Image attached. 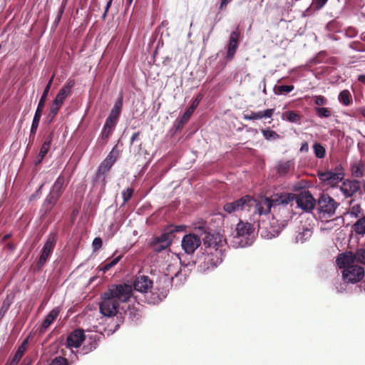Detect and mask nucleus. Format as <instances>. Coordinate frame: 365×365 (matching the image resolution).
I'll return each instance as SVG.
<instances>
[{
	"label": "nucleus",
	"mask_w": 365,
	"mask_h": 365,
	"mask_svg": "<svg viewBox=\"0 0 365 365\" xmlns=\"http://www.w3.org/2000/svg\"><path fill=\"white\" fill-rule=\"evenodd\" d=\"M133 294V287L127 284H112L101 294L100 312L106 317H113L118 313L120 302L129 301Z\"/></svg>",
	"instance_id": "nucleus-1"
},
{
	"label": "nucleus",
	"mask_w": 365,
	"mask_h": 365,
	"mask_svg": "<svg viewBox=\"0 0 365 365\" xmlns=\"http://www.w3.org/2000/svg\"><path fill=\"white\" fill-rule=\"evenodd\" d=\"M295 195L293 193H281L274 195L272 198L267 197H261L252 202V206H255L254 212L259 215H267L271 212L272 208L274 210L279 205H287L292 202Z\"/></svg>",
	"instance_id": "nucleus-2"
},
{
	"label": "nucleus",
	"mask_w": 365,
	"mask_h": 365,
	"mask_svg": "<svg viewBox=\"0 0 365 365\" xmlns=\"http://www.w3.org/2000/svg\"><path fill=\"white\" fill-rule=\"evenodd\" d=\"M118 157L119 151L117 150L116 146H115L108 153L106 159L99 165L96 173L94 182H100L102 187H105L106 184V174L110 170L113 164L116 162Z\"/></svg>",
	"instance_id": "nucleus-3"
},
{
	"label": "nucleus",
	"mask_w": 365,
	"mask_h": 365,
	"mask_svg": "<svg viewBox=\"0 0 365 365\" xmlns=\"http://www.w3.org/2000/svg\"><path fill=\"white\" fill-rule=\"evenodd\" d=\"M339 204L328 194H322L317 202V209L321 217L329 218L334 215Z\"/></svg>",
	"instance_id": "nucleus-4"
},
{
	"label": "nucleus",
	"mask_w": 365,
	"mask_h": 365,
	"mask_svg": "<svg viewBox=\"0 0 365 365\" xmlns=\"http://www.w3.org/2000/svg\"><path fill=\"white\" fill-rule=\"evenodd\" d=\"M223 252L222 248L209 247L203 254V268L213 269L222 262Z\"/></svg>",
	"instance_id": "nucleus-5"
},
{
	"label": "nucleus",
	"mask_w": 365,
	"mask_h": 365,
	"mask_svg": "<svg viewBox=\"0 0 365 365\" xmlns=\"http://www.w3.org/2000/svg\"><path fill=\"white\" fill-rule=\"evenodd\" d=\"M57 242V235L51 232L48 235L46 241L41 250V254L37 262L36 269L40 270L46 264L49 256L53 252Z\"/></svg>",
	"instance_id": "nucleus-6"
},
{
	"label": "nucleus",
	"mask_w": 365,
	"mask_h": 365,
	"mask_svg": "<svg viewBox=\"0 0 365 365\" xmlns=\"http://www.w3.org/2000/svg\"><path fill=\"white\" fill-rule=\"evenodd\" d=\"M195 232L202 235H205L202 238L203 244L205 246V249L209 247L212 248H221L222 240L219 235H213L207 232V227L205 225H201L194 228Z\"/></svg>",
	"instance_id": "nucleus-7"
},
{
	"label": "nucleus",
	"mask_w": 365,
	"mask_h": 365,
	"mask_svg": "<svg viewBox=\"0 0 365 365\" xmlns=\"http://www.w3.org/2000/svg\"><path fill=\"white\" fill-rule=\"evenodd\" d=\"M364 267L357 264L348 266L342 271V277L345 282L355 284L360 282L364 277Z\"/></svg>",
	"instance_id": "nucleus-8"
},
{
	"label": "nucleus",
	"mask_w": 365,
	"mask_h": 365,
	"mask_svg": "<svg viewBox=\"0 0 365 365\" xmlns=\"http://www.w3.org/2000/svg\"><path fill=\"white\" fill-rule=\"evenodd\" d=\"M253 202V197L250 195H245L237 200L225 203L223 206V210L227 214H232L250 207Z\"/></svg>",
	"instance_id": "nucleus-9"
},
{
	"label": "nucleus",
	"mask_w": 365,
	"mask_h": 365,
	"mask_svg": "<svg viewBox=\"0 0 365 365\" xmlns=\"http://www.w3.org/2000/svg\"><path fill=\"white\" fill-rule=\"evenodd\" d=\"M294 195L295 197L292 201L295 200L297 206L303 210L309 212L314 208L316 205V200L309 191H303L298 195L295 194Z\"/></svg>",
	"instance_id": "nucleus-10"
},
{
	"label": "nucleus",
	"mask_w": 365,
	"mask_h": 365,
	"mask_svg": "<svg viewBox=\"0 0 365 365\" xmlns=\"http://www.w3.org/2000/svg\"><path fill=\"white\" fill-rule=\"evenodd\" d=\"M199 234L185 235L182 240V248L187 255H192L201 245V240L198 236Z\"/></svg>",
	"instance_id": "nucleus-11"
},
{
	"label": "nucleus",
	"mask_w": 365,
	"mask_h": 365,
	"mask_svg": "<svg viewBox=\"0 0 365 365\" xmlns=\"http://www.w3.org/2000/svg\"><path fill=\"white\" fill-rule=\"evenodd\" d=\"M185 226L183 225H169L166 229L165 232L158 237H155L153 239L156 242H159L165 245V246L170 247L172 242V237H174L175 232H182L184 230Z\"/></svg>",
	"instance_id": "nucleus-12"
},
{
	"label": "nucleus",
	"mask_w": 365,
	"mask_h": 365,
	"mask_svg": "<svg viewBox=\"0 0 365 365\" xmlns=\"http://www.w3.org/2000/svg\"><path fill=\"white\" fill-rule=\"evenodd\" d=\"M361 188V182L358 180H345L340 186V190L345 197H351Z\"/></svg>",
	"instance_id": "nucleus-13"
},
{
	"label": "nucleus",
	"mask_w": 365,
	"mask_h": 365,
	"mask_svg": "<svg viewBox=\"0 0 365 365\" xmlns=\"http://www.w3.org/2000/svg\"><path fill=\"white\" fill-rule=\"evenodd\" d=\"M240 36V28L239 26H237V28L230 34L229 38L226 56L227 59L232 60L234 58L238 48Z\"/></svg>",
	"instance_id": "nucleus-14"
},
{
	"label": "nucleus",
	"mask_w": 365,
	"mask_h": 365,
	"mask_svg": "<svg viewBox=\"0 0 365 365\" xmlns=\"http://www.w3.org/2000/svg\"><path fill=\"white\" fill-rule=\"evenodd\" d=\"M86 339V335L83 329H76L71 331L66 339V344L68 347L78 348Z\"/></svg>",
	"instance_id": "nucleus-15"
},
{
	"label": "nucleus",
	"mask_w": 365,
	"mask_h": 365,
	"mask_svg": "<svg viewBox=\"0 0 365 365\" xmlns=\"http://www.w3.org/2000/svg\"><path fill=\"white\" fill-rule=\"evenodd\" d=\"M153 280L145 275L137 276L133 283L134 289L143 293H148L153 288Z\"/></svg>",
	"instance_id": "nucleus-16"
},
{
	"label": "nucleus",
	"mask_w": 365,
	"mask_h": 365,
	"mask_svg": "<svg viewBox=\"0 0 365 365\" xmlns=\"http://www.w3.org/2000/svg\"><path fill=\"white\" fill-rule=\"evenodd\" d=\"M318 176L322 181L327 182L331 186H334L344 179V173L328 170L319 173Z\"/></svg>",
	"instance_id": "nucleus-17"
},
{
	"label": "nucleus",
	"mask_w": 365,
	"mask_h": 365,
	"mask_svg": "<svg viewBox=\"0 0 365 365\" xmlns=\"http://www.w3.org/2000/svg\"><path fill=\"white\" fill-rule=\"evenodd\" d=\"M75 85L74 80H68L66 83L60 89L56 98L52 102L62 106L66 98L71 93V89Z\"/></svg>",
	"instance_id": "nucleus-18"
},
{
	"label": "nucleus",
	"mask_w": 365,
	"mask_h": 365,
	"mask_svg": "<svg viewBox=\"0 0 365 365\" xmlns=\"http://www.w3.org/2000/svg\"><path fill=\"white\" fill-rule=\"evenodd\" d=\"M356 262L355 255L352 252H346L339 254L336 259V263L339 268L345 269L348 266H352Z\"/></svg>",
	"instance_id": "nucleus-19"
},
{
	"label": "nucleus",
	"mask_w": 365,
	"mask_h": 365,
	"mask_svg": "<svg viewBox=\"0 0 365 365\" xmlns=\"http://www.w3.org/2000/svg\"><path fill=\"white\" fill-rule=\"evenodd\" d=\"M60 313V308L56 307L53 309L43 320L40 328V332L43 333L49 326L56 320Z\"/></svg>",
	"instance_id": "nucleus-20"
},
{
	"label": "nucleus",
	"mask_w": 365,
	"mask_h": 365,
	"mask_svg": "<svg viewBox=\"0 0 365 365\" xmlns=\"http://www.w3.org/2000/svg\"><path fill=\"white\" fill-rule=\"evenodd\" d=\"M27 344L28 340H24L22 342V344L19 346L13 358L11 360H9L5 365H17L20 361L21 359L22 358V356H24V354L26 349Z\"/></svg>",
	"instance_id": "nucleus-21"
},
{
	"label": "nucleus",
	"mask_w": 365,
	"mask_h": 365,
	"mask_svg": "<svg viewBox=\"0 0 365 365\" xmlns=\"http://www.w3.org/2000/svg\"><path fill=\"white\" fill-rule=\"evenodd\" d=\"M66 185L65 177L60 175L55 181L50 192L61 197Z\"/></svg>",
	"instance_id": "nucleus-22"
},
{
	"label": "nucleus",
	"mask_w": 365,
	"mask_h": 365,
	"mask_svg": "<svg viewBox=\"0 0 365 365\" xmlns=\"http://www.w3.org/2000/svg\"><path fill=\"white\" fill-rule=\"evenodd\" d=\"M237 235L239 237H245L250 235L252 232V225L249 222L240 221L236 226Z\"/></svg>",
	"instance_id": "nucleus-23"
},
{
	"label": "nucleus",
	"mask_w": 365,
	"mask_h": 365,
	"mask_svg": "<svg viewBox=\"0 0 365 365\" xmlns=\"http://www.w3.org/2000/svg\"><path fill=\"white\" fill-rule=\"evenodd\" d=\"M302 116L294 110H287L282 113V119L289 123L300 124Z\"/></svg>",
	"instance_id": "nucleus-24"
},
{
	"label": "nucleus",
	"mask_w": 365,
	"mask_h": 365,
	"mask_svg": "<svg viewBox=\"0 0 365 365\" xmlns=\"http://www.w3.org/2000/svg\"><path fill=\"white\" fill-rule=\"evenodd\" d=\"M339 101L345 106H349L352 103L351 94L349 90L341 91L338 97Z\"/></svg>",
	"instance_id": "nucleus-25"
},
{
	"label": "nucleus",
	"mask_w": 365,
	"mask_h": 365,
	"mask_svg": "<svg viewBox=\"0 0 365 365\" xmlns=\"http://www.w3.org/2000/svg\"><path fill=\"white\" fill-rule=\"evenodd\" d=\"M61 108V106L52 102L49 108V112L46 116V120L48 124H51L53 122Z\"/></svg>",
	"instance_id": "nucleus-26"
},
{
	"label": "nucleus",
	"mask_w": 365,
	"mask_h": 365,
	"mask_svg": "<svg viewBox=\"0 0 365 365\" xmlns=\"http://www.w3.org/2000/svg\"><path fill=\"white\" fill-rule=\"evenodd\" d=\"M123 94L120 93L113 108L110 111V115L119 118L123 107Z\"/></svg>",
	"instance_id": "nucleus-27"
},
{
	"label": "nucleus",
	"mask_w": 365,
	"mask_h": 365,
	"mask_svg": "<svg viewBox=\"0 0 365 365\" xmlns=\"http://www.w3.org/2000/svg\"><path fill=\"white\" fill-rule=\"evenodd\" d=\"M354 231L361 235H365V217L363 216L353 225Z\"/></svg>",
	"instance_id": "nucleus-28"
},
{
	"label": "nucleus",
	"mask_w": 365,
	"mask_h": 365,
	"mask_svg": "<svg viewBox=\"0 0 365 365\" xmlns=\"http://www.w3.org/2000/svg\"><path fill=\"white\" fill-rule=\"evenodd\" d=\"M125 315L131 321L138 319L140 318L138 309L134 305L128 307V309L125 310Z\"/></svg>",
	"instance_id": "nucleus-29"
},
{
	"label": "nucleus",
	"mask_w": 365,
	"mask_h": 365,
	"mask_svg": "<svg viewBox=\"0 0 365 365\" xmlns=\"http://www.w3.org/2000/svg\"><path fill=\"white\" fill-rule=\"evenodd\" d=\"M53 132H51L48 136L45 138L44 142L43 143L40 151L43 153L47 154L48 150H50L51 144L53 140Z\"/></svg>",
	"instance_id": "nucleus-30"
},
{
	"label": "nucleus",
	"mask_w": 365,
	"mask_h": 365,
	"mask_svg": "<svg viewBox=\"0 0 365 365\" xmlns=\"http://www.w3.org/2000/svg\"><path fill=\"white\" fill-rule=\"evenodd\" d=\"M312 235V230L309 228H305L303 230V231L302 232H299L297 235V237H296L297 241L300 242L301 243H303L305 241H307L308 239H309L311 237Z\"/></svg>",
	"instance_id": "nucleus-31"
},
{
	"label": "nucleus",
	"mask_w": 365,
	"mask_h": 365,
	"mask_svg": "<svg viewBox=\"0 0 365 365\" xmlns=\"http://www.w3.org/2000/svg\"><path fill=\"white\" fill-rule=\"evenodd\" d=\"M262 133L264 138L267 140H275L280 138V135L278 133L269 129H262Z\"/></svg>",
	"instance_id": "nucleus-32"
},
{
	"label": "nucleus",
	"mask_w": 365,
	"mask_h": 365,
	"mask_svg": "<svg viewBox=\"0 0 365 365\" xmlns=\"http://www.w3.org/2000/svg\"><path fill=\"white\" fill-rule=\"evenodd\" d=\"M314 153L317 158H323L326 154V150L322 144L315 143L313 145Z\"/></svg>",
	"instance_id": "nucleus-33"
},
{
	"label": "nucleus",
	"mask_w": 365,
	"mask_h": 365,
	"mask_svg": "<svg viewBox=\"0 0 365 365\" xmlns=\"http://www.w3.org/2000/svg\"><path fill=\"white\" fill-rule=\"evenodd\" d=\"M149 246L155 252H160L163 250H166L168 247L163 245L159 242H156L155 240L151 239L149 242Z\"/></svg>",
	"instance_id": "nucleus-34"
},
{
	"label": "nucleus",
	"mask_w": 365,
	"mask_h": 365,
	"mask_svg": "<svg viewBox=\"0 0 365 365\" xmlns=\"http://www.w3.org/2000/svg\"><path fill=\"white\" fill-rule=\"evenodd\" d=\"M274 113V108H268L264 110H260L257 112V120L262 118H270L272 117Z\"/></svg>",
	"instance_id": "nucleus-35"
},
{
	"label": "nucleus",
	"mask_w": 365,
	"mask_h": 365,
	"mask_svg": "<svg viewBox=\"0 0 365 365\" xmlns=\"http://www.w3.org/2000/svg\"><path fill=\"white\" fill-rule=\"evenodd\" d=\"M54 76H55V74L53 73L51 77L50 78L47 85L46 86L45 88H44V91L43 92V94L39 100V102H41V103H46V98H47V96H48V92H49V90L51 88V86L52 85V83H53V78H54Z\"/></svg>",
	"instance_id": "nucleus-36"
},
{
	"label": "nucleus",
	"mask_w": 365,
	"mask_h": 365,
	"mask_svg": "<svg viewBox=\"0 0 365 365\" xmlns=\"http://www.w3.org/2000/svg\"><path fill=\"white\" fill-rule=\"evenodd\" d=\"M314 110L317 115L320 118H329L331 115V111L328 108L317 107Z\"/></svg>",
	"instance_id": "nucleus-37"
},
{
	"label": "nucleus",
	"mask_w": 365,
	"mask_h": 365,
	"mask_svg": "<svg viewBox=\"0 0 365 365\" xmlns=\"http://www.w3.org/2000/svg\"><path fill=\"white\" fill-rule=\"evenodd\" d=\"M294 89L293 85H281L277 87V94L284 95L290 93Z\"/></svg>",
	"instance_id": "nucleus-38"
},
{
	"label": "nucleus",
	"mask_w": 365,
	"mask_h": 365,
	"mask_svg": "<svg viewBox=\"0 0 365 365\" xmlns=\"http://www.w3.org/2000/svg\"><path fill=\"white\" fill-rule=\"evenodd\" d=\"M122 258V255H119L118 257H116L115 258L113 259L110 262H107L104 265L103 267L101 268V270L103 272H106L107 271H108L110 268H112L113 267H114L115 265H116L118 262Z\"/></svg>",
	"instance_id": "nucleus-39"
},
{
	"label": "nucleus",
	"mask_w": 365,
	"mask_h": 365,
	"mask_svg": "<svg viewBox=\"0 0 365 365\" xmlns=\"http://www.w3.org/2000/svg\"><path fill=\"white\" fill-rule=\"evenodd\" d=\"M290 170V163L284 162L279 164L277 167V173L279 175H285Z\"/></svg>",
	"instance_id": "nucleus-40"
},
{
	"label": "nucleus",
	"mask_w": 365,
	"mask_h": 365,
	"mask_svg": "<svg viewBox=\"0 0 365 365\" xmlns=\"http://www.w3.org/2000/svg\"><path fill=\"white\" fill-rule=\"evenodd\" d=\"M356 262L365 264V248H359L354 252Z\"/></svg>",
	"instance_id": "nucleus-41"
},
{
	"label": "nucleus",
	"mask_w": 365,
	"mask_h": 365,
	"mask_svg": "<svg viewBox=\"0 0 365 365\" xmlns=\"http://www.w3.org/2000/svg\"><path fill=\"white\" fill-rule=\"evenodd\" d=\"M113 133V129L106 127L105 125L103 128L101 132V141L102 144L105 145L107 143L109 137Z\"/></svg>",
	"instance_id": "nucleus-42"
},
{
	"label": "nucleus",
	"mask_w": 365,
	"mask_h": 365,
	"mask_svg": "<svg viewBox=\"0 0 365 365\" xmlns=\"http://www.w3.org/2000/svg\"><path fill=\"white\" fill-rule=\"evenodd\" d=\"M351 174L355 178H361L364 175L363 165L361 164H356L353 165Z\"/></svg>",
	"instance_id": "nucleus-43"
},
{
	"label": "nucleus",
	"mask_w": 365,
	"mask_h": 365,
	"mask_svg": "<svg viewBox=\"0 0 365 365\" xmlns=\"http://www.w3.org/2000/svg\"><path fill=\"white\" fill-rule=\"evenodd\" d=\"M134 192V190L131 187H128L127 189L123 190L122 197L123 199V205L127 203L133 197Z\"/></svg>",
	"instance_id": "nucleus-44"
},
{
	"label": "nucleus",
	"mask_w": 365,
	"mask_h": 365,
	"mask_svg": "<svg viewBox=\"0 0 365 365\" xmlns=\"http://www.w3.org/2000/svg\"><path fill=\"white\" fill-rule=\"evenodd\" d=\"M118 118L109 115L107 118L104 125L113 130L118 122Z\"/></svg>",
	"instance_id": "nucleus-45"
},
{
	"label": "nucleus",
	"mask_w": 365,
	"mask_h": 365,
	"mask_svg": "<svg viewBox=\"0 0 365 365\" xmlns=\"http://www.w3.org/2000/svg\"><path fill=\"white\" fill-rule=\"evenodd\" d=\"M314 103L318 106H322L327 104V99L323 96H314L312 97Z\"/></svg>",
	"instance_id": "nucleus-46"
},
{
	"label": "nucleus",
	"mask_w": 365,
	"mask_h": 365,
	"mask_svg": "<svg viewBox=\"0 0 365 365\" xmlns=\"http://www.w3.org/2000/svg\"><path fill=\"white\" fill-rule=\"evenodd\" d=\"M59 198V196L50 192L45 200L47 202V204H50L54 207Z\"/></svg>",
	"instance_id": "nucleus-47"
},
{
	"label": "nucleus",
	"mask_w": 365,
	"mask_h": 365,
	"mask_svg": "<svg viewBox=\"0 0 365 365\" xmlns=\"http://www.w3.org/2000/svg\"><path fill=\"white\" fill-rule=\"evenodd\" d=\"M50 365H68V361L64 357L57 356L52 360Z\"/></svg>",
	"instance_id": "nucleus-48"
},
{
	"label": "nucleus",
	"mask_w": 365,
	"mask_h": 365,
	"mask_svg": "<svg viewBox=\"0 0 365 365\" xmlns=\"http://www.w3.org/2000/svg\"><path fill=\"white\" fill-rule=\"evenodd\" d=\"M194 111L190 110L189 108H187L185 112L184 113V114L182 115V116L181 117V119L180 120V122L182 123V124H185L186 123L190 118L191 117L192 114L193 113Z\"/></svg>",
	"instance_id": "nucleus-49"
},
{
	"label": "nucleus",
	"mask_w": 365,
	"mask_h": 365,
	"mask_svg": "<svg viewBox=\"0 0 365 365\" xmlns=\"http://www.w3.org/2000/svg\"><path fill=\"white\" fill-rule=\"evenodd\" d=\"M362 209L359 204L353 205L350 211L351 214L354 215L356 217H359L360 214H362Z\"/></svg>",
	"instance_id": "nucleus-50"
},
{
	"label": "nucleus",
	"mask_w": 365,
	"mask_h": 365,
	"mask_svg": "<svg viewBox=\"0 0 365 365\" xmlns=\"http://www.w3.org/2000/svg\"><path fill=\"white\" fill-rule=\"evenodd\" d=\"M66 1H63L60 8H59V10H58V15L56 17V19H55V23L57 24H58V22L61 21V16L64 12V10H65V7H66Z\"/></svg>",
	"instance_id": "nucleus-51"
},
{
	"label": "nucleus",
	"mask_w": 365,
	"mask_h": 365,
	"mask_svg": "<svg viewBox=\"0 0 365 365\" xmlns=\"http://www.w3.org/2000/svg\"><path fill=\"white\" fill-rule=\"evenodd\" d=\"M103 245V240L101 237L94 238L92 246L94 251L98 250Z\"/></svg>",
	"instance_id": "nucleus-52"
},
{
	"label": "nucleus",
	"mask_w": 365,
	"mask_h": 365,
	"mask_svg": "<svg viewBox=\"0 0 365 365\" xmlns=\"http://www.w3.org/2000/svg\"><path fill=\"white\" fill-rule=\"evenodd\" d=\"M327 1L328 0H313V7L317 10L321 9L326 4Z\"/></svg>",
	"instance_id": "nucleus-53"
},
{
	"label": "nucleus",
	"mask_w": 365,
	"mask_h": 365,
	"mask_svg": "<svg viewBox=\"0 0 365 365\" xmlns=\"http://www.w3.org/2000/svg\"><path fill=\"white\" fill-rule=\"evenodd\" d=\"M53 208V206L50 204H47V202L45 200L44 202L43 203L41 212L46 215L48 212H49Z\"/></svg>",
	"instance_id": "nucleus-54"
},
{
	"label": "nucleus",
	"mask_w": 365,
	"mask_h": 365,
	"mask_svg": "<svg viewBox=\"0 0 365 365\" xmlns=\"http://www.w3.org/2000/svg\"><path fill=\"white\" fill-rule=\"evenodd\" d=\"M44 106H45V103L38 102L34 116L41 117Z\"/></svg>",
	"instance_id": "nucleus-55"
},
{
	"label": "nucleus",
	"mask_w": 365,
	"mask_h": 365,
	"mask_svg": "<svg viewBox=\"0 0 365 365\" xmlns=\"http://www.w3.org/2000/svg\"><path fill=\"white\" fill-rule=\"evenodd\" d=\"M96 343L94 342V343H91L89 345H85L83 347V351H84L85 354H87L94 349H96Z\"/></svg>",
	"instance_id": "nucleus-56"
},
{
	"label": "nucleus",
	"mask_w": 365,
	"mask_h": 365,
	"mask_svg": "<svg viewBox=\"0 0 365 365\" xmlns=\"http://www.w3.org/2000/svg\"><path fill=\"white\" fill-rule=\"evenodd\" d=\"M243 118L249 120H257V112L251 111L249 114H245Z\"/></svg>",
	"instance_id": "nucleus-57"
},
{
	"label": "nucleus",
	"mask_w": 365,
	"mask_h": 365,
	"mask_svg": "<svg viewBox=\"0 0 365 365\" xmlns=\"http://www.w3.org/2000/svg\"><path fill=\"white\" fill-rule=\"evenodd\" d=\"M37 129H38V126L31 125L30 135H29V138H30L31 141H33L34 140Z\"/></svg>",
	"instance_id": "nucleus-58"
},
{
	"label": "nucleus",
	"mask_w": 365,
	"mask_h": 365,
	"mask_svg": "<svg viewBox=\"0 0 365 365\" xmlns=\"http://www.w3.org/2000/svg\"><path fill=\"white\" fill-rule=\"evenodd\" d=\"M46 155V153H42L41 151H39L38 155L36 156V158L34 160L35 165H39L42 162L43 159L44 158V157Z\"/></svg>",
	"instance_id": "nucleus-59"
},
{
	"label": "nucleus",
	"mask_w": 365,
	"mask_h": 365,
	"mask_svg": "<svg viewBox=\"0 0 365 365\" xmlns=\"http://www.w3.org/2000/svg\"><path fill=\"white\" fill-rule=\"evenodd\" d=\"M112 1H113V0H108V3H107V4H106V8H105L104 13H103V14L102 15V19H106V16H107V13H108V10H109V9H110V7L111 4H112Z\"/></svg>",
	"instance_id": "nucleus-60"
},
{
	"label": "nucleus",
	"mask_w": 365,
	"mask_h": 365,
	"mask_svg": "<svg viewBox=\"0 0 365 365\" xmlns=\"http://www.w3.org/2000/svg\"><path fill=\"white\" fill-rule=\"evenodd\" d=\"M4 248L10 252H13L15 250V245L13 242L4 243Z\"/></svg>",
	"instance_id": "nucleus-61"
},
{
	"label": "nucleus",
	"mask_w": 365,
	"mask_h": 365,
	"mask_svg": "<svg viewBox=\"0 0 365 365\" xmlns=\"http://www.w3.org/2000/svg\"><path fill=\"white\" fill-rule=\"evenodd\" d=\"M140 135V132H136L132 135L131 138H130V145H133L134 143V142L139 138Z\"/></svg>",
	"instance_id": "nucleus-62"
},
{
	"label": "nucleus",
	"mask_w": 365,
	"mask_h": 365,
	"mask_svg": "<svg viewBox=\"0 0 365 365\" xmlns=\"http://www.w3.org/2000/svg\"><path fill=\"white\" fill-rule=\"evenodd\" d=\"M232 0H222L220 4V9L223 10Z\"/></svg>",
	"instance_id": "nucleus-63"
},
{
	"label": "nucleus",
	"mask_w": 365,
	"mask_h": 365,
	"mask_svg": "<svg viewBox=\"0 0 365 365\" xmlns=\"http://www.w3.org/2000/svg\"><path fill=\"white\" fill-rule=\"evenodd\" d=\"M309 150V145L307 142H304L302 144V146L300 148V151L302 152H307Z\"/></svg>",
	"instance_id": "nucleus-64"
}]
</instances>
